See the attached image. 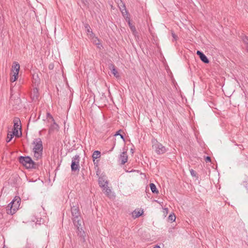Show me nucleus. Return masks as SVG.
I'll return each mask as SVG.
<instances>
[{
	"instance_id": "39448f33",
	"label": "nucleus",
	"mask_w": 248,
	"mask_h": 248,
	"mask_svg": "<svg viewBox=\"0 0 248 248\" xmlns=\"http://www.w3.org/2000/svg\"><path fill=\"white\" fill-rule=\"evenodd\" d=\"M153 148L158 155L163 154L166 151L165 146L158 142L157 140L153 141Z\"/></svg>"
},
{
	"instance_id": "f3484780",
	"label": "nucleus",
	"mask_w": 248,
	"mask_h": 248,
	"mask_svg": "<svg viewBox=\"0 0 248 248\" xmlns=\"http://www.w3.org/2000/svg\"><path fill=\"white\" fill-rule=\"evenodd\" d=\"M149 185L151 190L153 193L158 194L159 193V191L156 188L155 185L154 183H150Z\"/></svg>"
},
{
	"instance_id": "ddd939ff",
	"label": "nucleus",
	"mask_w": 248,
	"mask_h": 248,
	"mask_svg": "<svg viewBox=\"0 0 248 248\" xmlns=\"http://www.w3.org/2000/svg\"><path fill=\"white\" fill-rule=\"evenodd\" d=\"M240 38L245 45L246 51L248 53V36L244 34H242L240 36Z\"/></svg>"
},
{
	"instance_id": "1a4fd4ad",
	"label": "nucleus",
	"mask_w": 248,
	"mask_h": 248,
	"mask_svg": "<svg viewBox=\"0 0 248 248\" xmlns=\"http://www.w3.org/2000/svg\"><path fill=\"white\" fill-rule=\"evenodd\" d=\"M20 68L19 64L16 62H13L12 65V71L14 73L13 75L18 76L19 71Z\"/></svg>"
},
{
	"instance_id": "2f4dec72",
	"label": "nucleus",
	"mask_w": 248,
	"mask_h": 248,
	"mask_svg": "<svg viewBox=\"0 0 248 248\" xmlns=\"http://www.w3.org/2000/svg\"><path fill=\"white\" fill-rule=\"evenodd\" d=\"M205 161L206 163L207 162H210L211 161V157L209 156H206L205 158Z\"/></svg>"
},
{
	"instance_id": "412c9836",
	"label": "nucleus",
	"mask_w": 248,
	"mask_h": 248,
	"mask_svg": "<svg viewBox=\"0 0 248 248\" xmlns=\"http://www.w3.org/2000/svg\"><path fill=\"white\" fill-rule=\"evenodd\" d=\"M108 185H106L105 187H102V191L104 193H105L108 196L110 193L111 190L108 186Z\"/></svg>"
},
{
	"instance_id": "6ab92c4d",
	"label": "nucleus",
	"mask_w": 248,
	"mask_h": 248,
	"mask_svg": "<svg viewBox=\"0 0 248 248\" xmlns=\"http://www.w3.org/2000/svg\"><path fill=\"white\" fill-rule=\"evenodd\" d=\"M31 95L33 96V99H37L38 97V91L36 88H33Z\"/></svg>"
},
{
	"instance_id": "4468645a",
	"label": "nucleus",
	"mask_w": 248,
	"mask_h": 248,
	"mask_svg": "<svg viewBox=\"0 0 248 248\" xmlns=\"http://www.w3.org/2000/svg\"><path fill=\"white\" fill-rule=\"evenodd\" d=\"M52 122L53 124H51L48 130L49 134L53 132L55 130H58L59 128L58 124L55 123V120Z\"/></svg>"
},
{
	"instance_id": "a878e982",
	"label": "nucleus",
	"mask_w": 248,
	"mask_h": 248,
	"mask_svg": "<svg viewBox=\"0 0 248 248\" xmlns=\"http://www.w3.org/2000/svg\"><path fill=\"white\" fill-rule=\"evenodd\" d=\"M14 129H19L20 130V131H21V124H16V123H15L14 124Z\"/></svg>"
},
{
	"instance_id": "393cba45",
	"label": "nucleus",
	"mask_w": 248,
	"mask_h": 248,
	"mask_svg": "<svg viewBox=\"0 0 248 248\" xmlns=\"http://www.w3.org/2000/svg\"><path fill=\"white\" fill-rule=\"evenodd\" d=\"M120 10H121V11L122 10L123 12L124 10L125 11V12H124V15H125V16H128V13L126 11V7H125L124 5L123 6V8H120Z\"/></svg>"
},
{
	"instance_id": "20e7f679",
	"label": "nucleus",
	"mask_w": 248,
	"mask_h": 248,
	"mask_svg": "<svg viewBox=\"0 0 248 248\" xmlns=\"http://www.w3.org/2000/svg\"><path fill=\"white\" fill-rule=\"evenodd\" d=\"M79 160L80 157L79 155H77L72 158L71 165L72 171L76 172L79 170Z\"/></svg>"
},
{
	"instance_id": "c9c22d12",
	"label": "nucleus",
	"mask_w": 248,
	"mask_h": 248,
	"mask_svg": "<svg viewBox=\"0 0 248 248\" xmlns=\"http://www.w3.org/2000/svg\"><path fill=\"white\" fill-rule=\"evenodd\" d=\"M153 248H161L158 245H155Z\"/></svg>"
},
{
	"instance_id": "aec40b11",
	"label": "nucleus",
	"mask_w": 248,
	"mask_h": 248,
	"mask_svg": "<svg viewBox=\"0 0 248 248\" xmlns=\"http://www.w3.org/2000/svg\"><path fill=\"white\" fill-rule=\"evenodd\" d=\"M33 152H34V156L36 158V160H37L41 158L43 152L33 151Z\"/></svg>"
},
{
	"instance_id": "4be33fe9",
	"label": "nucleus",
	"mask_w": 248,
	"mask_h": 248,
	"mask_svg": "<svg viewBox=\"0 0 248 248\" xmlns=\"http://www.w3.org/2000/svg\"><path fill=\"white\" fill-rule=\"evenodd\" d=\"M142 213H143V211L140 212V211H137L135 210L133 212L132 215H133V216L135 218H137V217H140L142 214Z\"/></svg>"
},
{
	"instance_id": "ea45409f",
	"label": "nucleus",
	"mask_w": 248,
	"mask_h": 248,
	"mask_svg": "<svg viewBox=\"0 0 248 248\" xmlns=\"http://www.w3.org/2000/svg\"><path fill=\"white\" fill-rule=\"evenodd\" d=\"M246 188L248 190V188L247 186H246Z\"/></svg>"
},
{
	"instance_id": "e433bc0d",
	"label": "nucleus",
	"mask_w": 248,
	"mask_h": 248,
	"mask_svg": "<svg viewBox=\"0 0 248 248\" xmlns=\"http://www.w3.org/2000/svg\"><path fill=\"white\" fill-rule=\"evenodd\" d=\"M51 67H52V66H51V65H49V69L52 68Z\"/></svg>"
},
{
	"instance_id": "f704fd0d",
	"label": "nucleus",
	"mask_w": 248,
	"mask_h": 248,
	"mask_svg": "<svg viewBox=\"0 0 248 248\" xmlns=\"http://www.w3.org/2000/svg\"><path fill=\"white\" fill-rule=\"evenodd\" d=\"M16 103H18L20 102V100L19 98H17V99L16 100Z\"/></svg>"
},
{
	"instance_id": "58836bf2",
	"label": "nucleus",
	"mask_w": 248,
	"mask_h": 248,
	"mask_svg": "<svg viewBox=\"0 0 248 248\" xmlns=\"http://www.w3.org/2000/svg\"><path fill=\"white\" fill-rule=\"evenodd\" d=\"M96 45H99V43H96Z\"/></svg>"
},
{
	"instance_id": "4c0bfd02",
	"label": "nucleus",
	"mask_w": 248,
	"mask_h": 248,
	"mask_svg": "<svg viewBox=\"0 0 248 248\" xmlns=\"http://www.w3.org/2000/svg\"><path fill=\"white\" fill-rule=\"evenodd\" d=\"M51 67H52V66H51V65H49V69L52 68Z\"/></svg>"
},
{
	"instance_id": "f8f14e48",
	"label": "nucleus",
	"mask_w": 248,
	"mask_h": 248,
	"mask_svg": "<svg viewBox=\"0 0 248 248\" xmlns=\"http://www.w3.org/2000/svg\"><path fill=\"white\" fill-rule=\"evenodd\" d=\"M109 69L111 71L112 74L116 77H119V75L116 68L115 66L112 63H109L108 64Z\"/></svg>"
},
{
	"instance_id": "72a5a7b5",
	"label": "nucleus",
	"mask_w": 248,
	"mask_h": 248,
	"mask_svg": "<svg viewBox=\"0 0 248 248\" xmlns=\"http://www.w3.org/2000/svg\"><path fill=\"white\" fill-rule=\"evenodd\" d=\"M11 140H12V139H11V136H9V138H8V137H7V140H6V142H10Z\"/></svg>"
},
{
	"instance_id": "423d86ee",
	"label": "nucleus",
	"mask_w": 248,
	"mask_h": 248,
	"mask_svg": "<svg viewBox=\"0 0 248 248\" xmlns=\"http://www.w3.org/2000/svg\"><path fill=\"white\" fill-rule=\"evenodd\" d=\"M33 144H34L33 149V151L43 152V147L42 141L40 138L35 139L33 141Z\"/></svg>"
},
{
	"instance_id": "9b49d317",
	"label": "nucleus",
	"mask_w": 248,
	"mask_h": 248,
	"mask_svg": "<svg viewBox=\"0 0 248 248\" xmlns=\"http://www.w3.org/2000/svg\"><path fill=\"white\" fill-rule=\"evenodd\" d=\"M128 159V155L126 152H123L120 155L119 159L121 162V164H124L127 161Z\"/></svg>"
},
{
	"instance_id": "f03ea898",
	"label": "nucleus",
	"mask_w": 248,
	"mask_h": 248,
	"mask_svg": "<svg viewBox=\"0 0 248 248\" xmlns=\"http://www.w3.org/2000/svg\"><path fill=\"white\" fill-rule=\"evenodd\" d=\"M19 162L27 169H36L38 167V164L33 161L29 156H20L18 158Z\"/></svg>"
},
{
	"instance_id": "bb28decb",
	"label": "nucleus",
	"mask_w": 248,
	"mask_h": 248,
	"mask_svg": "<svg viewBox=\"0 0 248 248\" xmlns=\"http://www.w3.org/2000/svg\"><path fill=\"white\" fill-rule=\"evenodd\" d=\"M191 175L193 177H198L197 173L193 169H190L189 170Z\"/></svg>"
},
{
	"instance_id": "7c9ffc66",
	"label": "nucleus",
	"mask_w": 248,
	"mask_h": 248,
	"mask_svg": "<svg viewBox=\"0 0 248 248\" xmlns=\"http://www.w3.org/2000/svg\"><path fill=\"white\" fill-rule=\"evenodd\" d=\"M19 123V124H21L20 120L18 118H15L14 120V123H16V124H18V123Z\"/></svg>"
},
{
	"instance_id": "473e14b6",
	"label": "nucleus",
	"mask_w": 248,
	"mask_h": 248,
	"mask_svg": "<svg viewBox=\"0 0 248 248\" xmlns=\"http://www.w3.org/2000/svg\"><path fill=\"white\" fill-rule=\"evenodd\" d=\"M171 34H172V36L173 37V38L175 40H177V39L178 38L177 36L174 32H172Z\"/></svg>"
},
{
	"instance_id": "dca6fc26",
	"label": "nucleus",
	"mask_w": 248,
	"mask_h": 248,
	"mask_svg": "<svg viewBox=\"0 0 248 248\" xmlns=\"http://www.w3.org/2000/svg\"><path fill=\"white\" fill-rule=\"evenodd\" d=\"M129 25V28L131 29V31H132L133 34L135 35V37L137 36H138V32L136 30V27L134 25H132V24L131 23V22H129V23L128 24Z\"/></svg>"
},
{
	"instance_id": "cd10ccee",
	"label": "nucleus",
	"mask_w": 248,
	"mask_h": 248,
	"mask_svg": "<svg viewBox=\"0 0 248 248\" xmlns=\"http://www.w3.org/2000/svg\"><path fill=\"white\" fill-rule=\"evenodd\" d=\"M122 13L123 14V15L124 16V17L126 21L128 23V24L129 23V22H131L130 21V18L128 17V16H125V15H124V12H123L122 11Z\"/></svg>"
},
{
	"instance_id": "6e6552de",
	"label": "nucleus",
	"mask_w": 248,
	"mask_h": 248,
	"mask_svg": "<svg viewBox=\"0 0 248 248\" xmlns=\"http://www.w3.org/2000/svg\"><path fill=\"white\" fill-rule=\"evenodd\" d=\"M196 54L199 56L201 60L205 63H208L209 62V61L207 57L204 55V54L200 51L197 50Z\"/></svg>"
},
{
	"instance_id": "c756f323",
	"label": "nucleus",
	"mask_w": 248,
	"mask_h": 248,
	"mask_svg": "<svg viewBox=\"0 0 248 248\" xmlns=\"http://www.w3.org/2000/svg\"><path fill=\"white\" fill-rule=\"evenodd\" d=\"M46 116H47V118H49L52 121H54V119L53 118V117H52V116L50 114V113L47 112L46 113Z\"/></svg>"
},
{
	"instance_id": "b1692460",
	"label": "nucleus",
	"mask_w": 248,
	"mask_h": 248,
	"mask_svg": "<svg viewBox=\"0 0 248 248\" xmlns=\"http://www.w3.org/2000/svg\"><path fill=\"white\" fill-rule=\"evenodd\" d=\"M176 217L174 214H170L168 217V219L171 222L175 221Z\"/></svg>"
},
{
	"instance_id": "0eeeda50",
	"label": "nucleus",
	"mask_w": 248,
	"mask_h": 248,
	"mask_svg": "<svg viewBox=\"0 0 248 248\" xmlns=\"http://www.w3.org/2000/svg\"><path fill=\"white\" fill-rule=\"evenodd\" d=\"M108 181L106 180L105 175H101L98 178V184L102 188L105 187V186L108 185Z\"/></svg>"
},
{
	"instance_id": "c85d7f7f",
	"label": "nucleus",
	"mask_w": 248,
	"mask_h": 248,
	"mask_svg": "<svg viewBox=\"0 0 248 248\" xmlns=\"http://www.w3.org/2000/svg\"><path fill=\"white\" fill-rule=\"evenodd\" d=\"M18 77L17 76L13 75V77L11 78V81L14 82L16 81L18 78Z\"/></svg>"
},
{
	"instance_id": "5701e85b",
	"label": "nucleus",
	"mask_w": 248,
	"mask_h": 248,
	"mask_svg": "<svg viewBox=\"0 0 248 248\" xmlns=\"http://www.w3.org/2000/svg\"><path fill=\"white\" fill-rule=\"evenodd\" d=\"M123 131L122 130H118V131L116 132V134L114 135L115 136H118V135H119L121 137V138L124 140V136L122 134H121L120 133L121 132H122Z\"/></svg>"
},
{
	"instance_id": "2eb2a0df",
	"label": "nucleus",
	"mask_w": 248,
	"mask_h": 248,
	"mask_svg": "<svg viewBox=\"0 0 248 248\" xmlns=\"http://www.w3.org/2000/svg\"><path fill=\"white\" fill-rule=\"evenodd\" d=\"M84 27L86 29V32L88 34H90L91 37L94 36V34L92 31V30L88 24H85L84 25Z\"/></svg>"
},
{
	"instance_id": "f257e3e1",
	"label": "nucleus",
	"mask_w": 248,
	"mask_h": 248,
	"mask_svg": "<svg viewBox=\"0 0 248 248\" xmlns=\"http://www.w3.org/2000/svg\"><path fill=\"white\" fill-rule=\"evenodd\" d=\"M71 214L73 216V223L75 226L77 227L78 235L80 238V241L84 243L85 242V232L82 228L83 221L80 216L78 206L73 205L71 207Z\"/></svg>"
},
{
	"instance_id": "a211bd4d",
	"label": "nucleus",
	"mask_w": 248,
	"mask_h": 248,
	"mask_svg": "<svg viewBox=\"0 0 248 248\" xmlns=\"http://www.w3.org/2000/svg\"><path fill=\"white\" fill-rule=\"evenodd\" d=\"M100 154H101V153L99 151L96 150V151H94V152L93 153V155H92V157H93V161H94V160L95 159H97V158H99L101 156Z\"/></svg>"
},
{
	"instance_id": "7ed1b4c3",
	"label": "nucleus",
	"mask_w": 248,
	"mask_h": 248,
	"mask_svg": "<svg viewBox=\"0 0 248 248\" xmlns=\"http://www.w3.org/2000/svg\"><path fill=\"white\" fill-rule=\"evenodd\" d=\"M21 199L19 196H15L13 201L8 205L6 208V213L13 215L18 209Z\"/></svg>"
},
{
	"instance_id": "9d476101",
	"label": "nucleus",
	"mask_w": 248,
	"mask_h": 248,
	"mask_svg": "<svg viewBox=\"0 0 248 248\" xmlns=\"http://www.w3.org/2000/svg\"><path fill=\"white\" fill-rule=\"evenodd\" d=\"M22 135L21 131H20V135L18 134V130L16 129H13L12 131H9L8 133V138H9V136H11V139H12L14 136H16L17 138L20 137Z\"/></svg>"
},
{
	"instance_id": "a19ab883",
	"label": "nucleus",
	"mask_w": 248,
	"mask_h": 248,
	"mask_svg": "<svg viewBox=\"0 0 248 248\" xmlns=\"http://www.w3.org/2000/svg\"><path fill=\"white\" fill-rule=\"evenodd\" d=\"M4 248V247H3V248Z\"/></svg>"
}]
</instances>
